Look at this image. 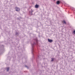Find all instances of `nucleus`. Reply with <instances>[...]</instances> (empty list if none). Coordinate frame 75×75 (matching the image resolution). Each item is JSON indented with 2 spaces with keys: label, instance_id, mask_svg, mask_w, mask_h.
Masks as SVG:
<instances>
[{
  "label": "nucleus",
  "instance_id": "obj_6",
  "mask_svg": "<svg viewBox=\"0 0 75 75\" xmlns=\"http://www.w3.org/2000/svg\"><path fill=\"white\" fill-rule=\"evenodd\" d=\"M7 71H8V70H9V68L8 67L7 68Z\"/></svg>",
  "mask_w": 75,
  "mask_h": 75
},
{
  "label": "nucleus",
  "instance_id": "obj_2",
  "mask_svg": "<svg viewBox=\"0 0 75 75\" xmlns=\"http://www.w3.org/2000/svg\"><path fill=\"white\" fill-rule=\"evenodd\" d=\"M48 41L49 42H52V40H51L50 39H48Z\"/></svg>",
  "mask_w": 75,
  "mask_h": 75
},
{
  "label": "nucleus",
  "instance_id": "obj_9",
  "mask_svg": "<svg viewBox=\"0 0 75 75\" xmlns=\"http://www.w3.org/2000/svg\"><path fill=\"white\" fill-rule=\"evenodd\" d=\"M36 42H37V39L36 40Z\"/></svg>",
  "mask_w": 75,
  "mask_h": 75
},
{
  "label": "nucleus",
  "instance_id": "obj_10",
  "mask_svg": "<svg viewBox=\"0 0 75 75\" xmlns=\"http://www.w3.org/2000/svg\"><path fill=\"white\" fill-rule=\"evenodd\" d=\"M26 67H27V66H25Z\"/></svg>",
  "mask_w": 75,
  "mask_h": 75
},
{
  "label": "nucleus",
  "instance_id": "obj_4",
  "mask_svg": "<svg viewBox=\"0 0 75 75\" xmlns=\"http://www.w3.org/2000/svg\"><path fill=\"white\" fill-rule=\"evenodd\" d=\"M35 8H38V5H36L35 6Z\"/></svg>",
  "mask_w": 75,
  "mask_h": 75
},
{
  "label": "nucleus",
  "instance_id": "obj_1",
  "mask_svg": "<svg viewBox=\"0 0 75 75\" xmlns=\"http://www.w3.org/2000/svg\"><path fill=\"white\" fill-rule=\"evenodd\" d=\"M15 8H16V11H20V9H19V8L16 7Z\"/></svg>",
  "mask_w": 75,
  "mask_h": 75
},
{
  "label": "nucleus",
  "instance_id": "obj_5",
  "mask_svg": "<svg viewBox=\"0 0 75 75\" xmlns=\"http://www.w3.org/2000/svg\"><path fill=\"white\" fill-rule=\"evenodd\" d=\"M62 22H63V23H64V24H66V22H65V21H62Z\"/></svg>",
  "mask_w": 75,
  "mask_h": 75
},
{
  "label": "nucleus",
  "instance_id": "obj_3",
  "mask_svg": "<svg viewBox=\"0 0 75 75\" xmlns=\"http://www.w3.org/2000/svg\"><path fill=\"white\" fill-rule=\"evenodd\" d=\"M60 3V2L59 1H58L57 2V4H59Z\"/></svg>",
  "mask_w": 75,
  "mask_h": 75
},
{
  "label": "nucleus",
  "instance_id": "obj_8",
  "mask_svg": "<svg viewBox=\"0 0 75 75\" xmlns=\"http://www.w3.org/2000/svg\"><path fill=\"white\" fill-rule=\"evenodd\" d=\"M73 33L74 34H75V30L73 31Z\"/></svg>",
  "mask_w": 75,
  "mask_h": 75
},
{
  "label": "nucleus",
  "instance_id": "obj_7",
  "mask_svg": "<svg viewBox=\"0 0 75 75\" xmlns=\"http://www.w3.org/2000/svg\"><path fill=\"white\" fill-rule=\"evenodd\" d=\"M54 59L53 58H52V59L51 61H54Z\"/></svg>",
  "mask_w": 75,
  "mask_h": 75
}]
</instances>
